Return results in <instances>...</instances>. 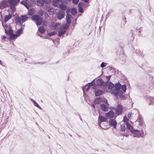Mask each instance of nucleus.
Here are the masks:
<instances>
[{
	"label": "nucleus",
	"mask_w": 154,
	"mask_h": 154,
	"mask_svg": "<svg viewBox=\"0 0 154 154\" xmlns=\"http://www.w3.org/2000/svg\"><path fill=\"white\" fill-rule=\"evenodd\" d=\"M110 92L112 94L117 97L120 93H122V91L116 89H113L110 91Z\"/></svg>",
	"instance_id": "obj_5"
},
{
	"label": "nucleus",
	"mask_w": 154,
	"mask_h": 154,
	"mask_svg": "<svg viewBox=\"0 0 154 154\" xmlns=\"http://www.w3.org/2000/svg\"><path fill=\"white\" fill-rule=\"evenodd\" d=\"M2 26L4 27V28L5 31V29H7V28H8V25L7 24H6L5 25H4L3 23H2Z\"/></svg>",
	"instance_id": "obj_54"
},
{
	"label": "nucleus",
	"mask_w": 154,
	"mask_h": 154,
	"mask_svg": "<svg viewBox=\"0 0 154 154\" xmlns=\"http://www.w3.org/2000/svg\"><path fill=\"white\" fill-rule=\"evenodd\" d=\"M104 82L102 79H99L96 80V84L98 86H103L104 87H105L106 86H105L103 85L104 83Z\"/></svg>",
	"instance_id": "obj_10"
},
{
	"label": "nucleus",
	"mask_w": 154,
	"mask_h": 154,
	"mask_svg": "<svg viewBox=\"0 0 154 154\" xmlns=\"http://www.w3.org/2000/svg\"><path fill=\"white\" fill-rule=\"evenodd\" d=\"M114 86L115 87V89L120 90L121 87V84L119 82L116 84Z\"/></svg>",
	"instance_id": "obj_29"
},
{
	"label": "nucleus",
	"mask_w": 154,
	"mask_h": 154,
	"mask_svg": "<svg viewBox=\"0 0 154 154\" xmlns=\"http://www.w3.org/2000/svg\"><path fill=\"white\" fill-rule=\"evenodd\" d=\"M44 17L46 19L47 18L49 17V16H48V14L46 12L44 14Z\"/></svg>",
	"instance_id": "obj_56"
},
{
	"label": "nucleus",
	"mask_w": 154,
	"mask_h": 154,
	"mask_svg": "<svg viewBox=\"0 0 154 154\" xmlns=\"http://www.w3.org/2000/svg\"><path fill=\"white\" fill-rule=\"evenodd\" d=\"M110 70L112 71V72H114V74H115V69L111 67L110 68Z\"/></svg>",
	"instance_id": "obj_58"
},
{
	"label": "nucleus",
	"mask_w": 154,
	"mask_h": 154,
	"mask_svg": "<svg viewBox=\"0 0 154 154\" xmlns=\"http://www.w3.org/2000/svg\"><path fill=\"white\" fill-rule=\"evenodd\" d=\"M123 110L122 106L120 104H118L117 106L116 109L114 110L115 111L116 114L118 115H119L121 114Z\"/></svg>",
	"instance_id": "obj_4"
},
{
	"label": "nucleus",
	"mask_w": 154,
	"mask_h": 154,
	"mask_svg": "<svg viewBox=\"0 0 154 154\" xmlns=\"http://www.w3.org/2000/svg\"><path fill=\"white\" fill-rule=\"evenodd\" d=\"M94 80H93L91 82L88 83V85H89V86H95L96 85V84L94 81Z\"/></svg>",
	"instance_id": "obj_32"
},
{
	"label": "nucleus",
	"mask_w": 154,
	"mask_h": 154,
	"mask_svg": "<svg viewBox=\"0 0 154 154\" xmlns=\"http://www.w3.org/2000/svg\"><path fill=\"white\" fill-rule=\"evenodd\" d=\"M127 128L128 129H131L133 128V127L128 122L126 123Z\"/></svg>",
	"instance_id": "obj_40"
},
{
	"label": "nucleus",
	"mask_w": 154,
	"mask_h": 154,
	"mask_svg": "<svg viewBox=\"0 0 154 154\" xmlns=\"http://www.w3.org/2000/svg\"><path fill=\"white\" fill-rule=\"evenodd\" d=\"M79 1V0H72V2L75 4H77Z\"/></svg>",
	"instance_id": "obj_52"
},
{
	"label": "nucleus",
	"mask_w": 154,
	"mask_h": 154,
	"mask_svg": "<svg viewBox=\"0 0 154 154\" xmlns=\"http://www.w3.org/2000/svg\"><path fill=\"white\" fill-rule=\"evenodd\" d=\"M32 20L35 22L36 25L39 26L41 24L42 22V19L41 17L39 16L38 15L35 14L33 15L31 17Z\"/></svg>",
	"instance_id": "obj_1"
},
{
	"label": "nucleus",
	"mask_w": 154,
	"mask_h": 154,
	"mask_svg": "<svg viewBox=\"0 0 154 154\" xmlns=\"http://www.w3.org/2000/svg\"><path fill=\"white\" fill-rule=\"evenodd\" d=\"M120 128L121 130L122 131H125L126 128L125 125H121Z\"/></svg>",
	"instance_id": "obj_37"
},
{
	"label": "nucleus",
	"mask_w": 154,
	"mask_h": 154,
	"mask_svg": "<svg viewBox=\"0 0 154 154\" xmlns=\"http://www.w3.org/2000/svg\"><path fill=\"white\" fill-rule=\"evenodd\" d=\"M72 17V16L70 14L66 15V23L69 24L71 23V18Z\"/></svg>",
	"instance_id": "obj_17"
},
{
	"label": "nucleus",
	"mask_w": 154,
	"mask_h": 154,
	"mask_svg": "<svg viewBox=\"0 0 154 154\" xmlns=\"http://www.w3.org/2000/svg\"><path fill=\"white\" fill-rule=\"evenodd\" d=\"M19 18L23 22H24L28 19V17L26 15H21L20 17H19Z\"/></svg>",
	"instance_id": "obj_14"
},
{
	"label": "nucleus",
	"mask_w": 154,
	"mask_h": 154,
	"mask_svg": "<svg viewBox=\"0 0 154 154\" xmlns=\"http://www.w3.org/2000/svg\"><path fill=\"white\" fill-rule=\"evenodd\" d=\"M103 102H104L105 103L106 105H107L108 106H109V105L108 102L107 100L106 99H105V98H104V97Z\"/></svg>",
	"instance_id": "obj_46"
},
{
	"label": "nucleus",
	"mask_w": 154,
	"mask_h": 154,
	"mask_svg": "<svg viewBox=\"0 0 154 154\" xmlns=\"http://www.w3.org/2000/svg\"><path fill=\"white\" fill-rule=\"evenodd\" d=\"M44 3H45L46 4H48L50 3L51 2V0H42Z\"/></svg>",
	"instance_id": "obj_45"
},
{
	"label": "nucleus",
	"mask_w": 154,
	"mask_h": 154,
	"mask_svg": "<svg viewBox=\"0 0 154 154\" xmlns=\"http://www.w3.org/2000/svg\"><path fill=\"white\" fill-rule=\"evenodd\" d=\"M66 31L65 30H63L58 31V35L59 36L61 37L63 36L64 34L66 33Z\"/></svg>",
	"instance_id": "obj_27"
},
{
	"label": "nucleus",
	"mask_w": 154,
	"mask_h": 154,
	"mask_svg": "<svg viewBox=\"0 0 154 154\" xmlns=\"http://www.w3.org/2000/svg\"><path fill=\"white\" fill-rule=\"evenodd\" d=\"M23 32V28L21 26L20 28L17 30L16 32V34L18 37L19 36L20 34Z\"/></svg>",
	"instance_id": "obj_20"
},
{
	"label": "nucleus",
	"mask_w": 154,
	"mask_h": 154,
	"mask_svg": "<svg viewBox=\"0 0 154 154\" xmlns=\"http://www.w3.org/2000/svg\"><path fill=\"white\" fill-rule=\"evenodd\" d=\"M52 2L54 3H59L60 0H52Z\"/></svg>",
	"instance_id": "obj_57"
},
{
	"label": "nucleus",
	"mask_w": 154,
	"mask_h": 154,
	"mask_svg": "<svg viewBox=\"0 0 154 154\" xmlns=\"http://www.w3.org/2000/svg\"><path fill=\"white\" fill-rule=\"evenodd\" d=\"M70 9H67L66 11V15L67 14H69V13H70Z\"/></svg>",
	"instance_id": "obj_62"
},
{
	"label": "nucleus",
	"mask_w": 154,
	"mask_h": 154,
	"mask_svg": "<svg viewBox=\"0 0 154 154\" xmlns=\"http://www.w3.org/2000/svg\"><path fill=\"white\" fill-rule=\"evenodd\" d=\"M106 63L103 62L100 65V66L102 68H103L106 66Z\"/></svg>",
	"instance_id": "obj_43"
},
{
	"label": "nucleus",
	"mask_w": 154,
	"mask_h": 154,
	"mask_svg": "<svg viewBox=\"0 0 154 154\" xmlns=\"http://www.w3.org/2000/svg\"><path fill=\"white\" fill-rule=\"evenodd\" d=\"M121 89L124 92L126 91V86L125 85H123L122 86H121Z\"/></svg>",
	"instance_id": "obj_39"
},
{
	"label": "nucleus",
	"mask_w": 154,
	"mask_h": 154,
	"mask_svg": "<svg viewBox=\"0 0 154 154\" xmlns=\"http://www.w3.org/2000/svg\"><path fill=\"white\" fill-rule=\"evenodd\" d=\"M34 105L35 106H36L40 109H42V108L36 101L34 103Z\"/></svg>",
	"instance_id": "obj_44"
},
{
	"label": "nucleus",
	"mask_w": 154,
	"mask_h": 154,
	"mask_svg": "<svg viewBox=\"0 0 154 154\" xmlns=\"http://www.w3.org/2000/svg\"><path fill=\"white\" fill-rule=\"evenodd\" d=\"M28 0H23L22 1L20 2V3L22 5H23L24 4H25V2L26 1H27Z\"/></svg>",
	"instance_id": "obj_59"
},
{
	"label": "nucleus",
	"mask_w": 154,
	"mask_h": 154,
	"mask_svg": "<svg viewBox=\"0 0 154 154\" xmlns=\"http://www.w3.org/2000/svg\"><path fill=\"white\" fill-rule=\"evenodd\" d=\"M114 87V85L111 82H110L108 84V88L109 89H112Z\"/></svg>",
	"instance_id": "obj_28"
},
{
	"label": "nucleus",
	"mask_w": 154,
	"mask_h": 154,
	"mask_svg": "<svg viewBox=\"0 0 154 154\" xmlns=\"http://www.w3.org/2000/svg\"><path fill=\"white\" fill-rule=\"evenodd\" d=\"M109 125L114 128H116L117 122L114 119H110L109 121Z\"/></svg>",
	"instance_id": "obj_6"
},
{
	"label": "nucleus",
	"mask_w": 154,
	"mask_h": 154,
	"mask_svg": "<svg viewBox=\"0 0 154 154\" xmlns=\"http://www.w3.org/2000/svg\"><path fill=\"white\" fill-rule=\"evenodd\" d=\"M123 92L122 91V93H120L119 95L118 96V97H119L121 100H125L126 99V97L123 95Z\"/></svg>",
	"instance_id": "obj_25"
},
{
	"label": "nucleus",
	"mask_w": 154,
	"mask_h": 154,
	"mask_svg": "<svg viewBox=\"0 0 154 154\" xmlns=\"http://www.w3.org/2000/svg\"><path fill=\"white\" fill-rule=\"evenodd\" d=\"M149 88L151 90L154 88V84L153 83L151 82L149 84Z\"/></svg>",
	"instance_id": "obj_38"
},
{
	"label": "nucleus",
	"mask_w": 154,
	"mask_h": 154,
	"mask_svg": "<svg viewBox=\"0 0 154 154\" xmlns=\"http://www.w3.org/2000/svg\"><path fill=\"white\" fill-rule=\"evenodd\" d=\"M140 88L141 89V90L142 91H143V89L144 88V89H146V86L145 85H143L142 86H140Z\"/></svg>",
	"instance_id": "obj_50"
},
{
	"label": "nucleus",
	"mask_w": 154,
	"mask_h": 154,
	"mask_svg": "<svg viewBox=\"0 0 154 154\" xmlns=\"http://www.w3.org/2000/svg\"><path fill=\"white\" fill-rule=\"evenodd\" d=\"M130 131L132 133L137 134L138 133V132H139V130L137 129H133V128H132L131 129Z\"/></svg>",
	"instance_id": "obj_33"
},
{
	"label": "nucleus",
	"mask_w": 154,
	"mask_h": 154,
	"mask_svg": "<svg viewBox=\"0 0 154 154\" xmlns=\"http://www.w3.org/2000/svg\"><path fill=\"white\" fill-rule=\"evenodd\" d=\"M5 33L7 34H9L10 35L11 34L13 33V31L11 27L10 26H9V29L8 30V29H5Z\"/></svg>",
	"instance_id": "obj_18"
},
{
	"label": "nucleus",
	"mask_w": 154,
	"mask_h": 154,
	"mask_svg": "<svg viewBox=\"0 0 154 154\" xmlns=\"http://www.w3.org/2000/svg\"><path fill=\"white\" fill-rule=\"evenodd\" d=\"M149 99L150 101L149 104H154V97H150Z\"/></svg>",
	"instance_id": "obj_36"
},
{
	"label": "nucleus",
	"mask_w": 154,
	"mask_h": 154,
	"mask_svg": "<svg viewBox=\"0 0 154 154\" xmlns=\"http://www.w3.org/2000/svg\"><path fill=\"white\" fill-rule=\"evenodd\" d=\"M65 15V12L63 11H59L57 14V17L59 20H60L64 18Z\"/></svg>",
	"instance_id": "obj_7"
},
{
	"label": "nucleus",
	"mask_w": 154,
	"mask_h": 154,
	"mask_svg": "<svg viewBox=\"0 0 154 154\" xmlns=\"http://www.w3.org/2000/svg\"><path fill=\"white\" fill-rule=\"evenodd\" d=\"M45 62H38L37 63H39L40 64H43L45 63Z\"/></svg>",
	"instance_id": "obj_63"
},
{
	"label": "nucleus",
	"mask_w": 154,
	"mask_h": 154,
	"mask_svg": "<svg viewBox=\"0 0 154 154\" xmlns=\"http://www.w3.org/2000/svg\"><path fill=\"white\" fill-rule=\"evenodd\" d=\"M110 13L109 12H108V13H107V14L106 15V18H107V17H108L109 16V15L110 14Z\"/></svg>",
	"instance_id": "obj_64"
},
{
	"label": "nucleus",
	"mask_w": 154,
	"mask_h": 154,
	"mask_svg": "<svg viewBox=\"0 0 154 154\" xmlns=\"http://www.w3.org/2000/svg\"><path fill=\"white\" fill-rule=\"evenodd\" d=\"M114 115L115 113L113 110H110L106 114V116L107 118H109L110 119L113 118Z\"/></svg>",
	"instance_id": "obj_8"
},
{
	"label": "nucleus",
	"mask_w": 154,
	"mask_h": 154,
	"mask_svg": "<svg viewBox=\"0 0 154 154\" xmlns=\"http://www.w3.org/2000/svg\"><path fill=\"white\" fill-rule=\"evenodd\" d=\"M71 13L74 16L77 13L76 9L75 8H72L71 10Z\"/></svg>",
	"instance_id": "obj_26"
},
{
	"label": "nucleus",
	"mask_w": 154,
	"mask_h": 154,
	"mask_svg": "<svg viewBox=\"0 0 154 154\" xmlns=\"http://www.w3.org/2000/svg\"><path fill=\"white\" fill-rule=\"evenodd\" d=\"M13 13V12H12L11 13H9L8 15H6L5 16L4 21L5 22H6L11 18L12 17V13Z\"/></svg>",
	"instance_id": "obj_15"
},
{
	"label": "nucleus",
	"mask_w": 154,
	"mask_h": 154,
	"mask_svg": "<svg viewBox=\"0 0 154 154\" xmlns=\"http://www.w3.org/2000/svg\"><path fill=\"white\" fill-rule=\"evenodd\" d=\"M132 113H129L128 115V117L129 119H131V115Z\"/></svg>",
	"instance_id": "obj_60"
},
{
	"label": "nucleus",
	"mask_w": 154,
	"mask_h": 154,
	"mask_svg": "<svg viewBox=\"0 0 154 154\" xmlns=\"http://www.w3.org/2000/svg\"><path fill=\"white\" fill-rule=\"evenodd\" d=\"M104 93V91H103L100 89H98L97 90H95V95L96 97H98L103 95Z\"/></svg>",
	"instance_id": "obj_12"
},
{
	"label": "nucleus",
	"mask_w": 154,
	"mask_h": 154,
	"mask_svg": "<svg viewBox=\"0 0 154 154\" xmlns=\"http://www.w3.org/2000/svg\"><path fill=\"white\" fill-rule=\"evenodd\" d=\"M24 6L28 9H29V8H30V6L28 5L27 3H26V4L25 5H24Z\"/></svg>",
	"instance_id": "obj_61"
},
{
	"label": "nucleus",
	"mask_w": 154,
	"mask_h": 154,
	"mask_svg": "<svg viewBox=\"0 0 154 154\" xmlns=\"http://www.w3.org/2000/svg\"><path fill=\"white\" fill-rule=\"evenodd\" d=\"M136 30H138V34H139V35H141V34H140V32H141L142 31V28L141 27H140V28H139L138 29H137V28Z\"/></svg>",
	"instance_id": "obj_51"
},
{
	"label": "nucleus",
	"mask_w": 154,
	"mask_h": 154,
	"mask_svg": "<svg viewBox=\"0 0 154 154\" xmlns=\"http://www.w3.org/2000/svg\"><path fill=\"white\" fill-rule=\"evenodd\" d=\"M136 52L137 54L139 56L141 57H144V55L143 54L142 51L140 50V49H137L136 50Z\"/></svg>",
	"instance_id": "obj_16"
},
{
	"label": "nucleus",
	"mask_w": 154,
	"mask_h": 154,
	"mask_svg": "<svg viewBox=\"0 0 154 154\" xmlns=\"http://www.w3.org/2000/svg\"><path fill=\"white\" fill-rule=\"evenodd\" d=\"M137 134L140 135V137H143L144 136H145V135H144V132L142 130H139V132H138Z\"/></svg>",
	"instance_id": "obj_30"
},
{
	"label": "nucleus",
	"mask_w": 154,
	"mask_h": 154,
	"mask_svg": "<svg viewBox=\"0 0 154 154\" xmlns=\"http://www.w3.org/2000/svg\"><path fill=\"white\" fill-rule=\"evenodd\" d=\"M10 35L9 37V39L11 40L15 39L18 37L16 34H14L13 33L11 34V35Z\"/></svg>",
	"instance_id": "obj_22"
},
{
	"label": "nucleus",
	"mask_w": 154,
	"mask_h": 154,
	"mask_svg": "<svg viewBox=\"0 0 154 154\" xmlns=\"http://www.w3.org/2000/svg\"><path fill=\"white\" fill-rule=\"evenodd\" d=\"M56 33L55 31H52L49 33L48 34V36H52L56 34Z\"/></svg>",
	"instance_id": "obj_41"
},
{
	"label": "nucleus",
	"mask_w": 154,
	"mask_h": 154,
	"mask_svg": "<svg viewBox=\"0 0 154 154\" xmlns=\"http://www.w3.org/2000/svg\"><path fill=\"white\" fill-rule=\"evenodd\" d=\"M33 8H32L30 10H29L28 12V14L30 16H32L34 14L33 12Z\"/></svg>",
	"instance_id": "obj_35"
},
{
	"label": "nucleus",
	"mask_w": 154,
	"mask_h": 154,
	"mask_svg": "<svg viewBox=\"0 0 154 154\" xmlns=\"http://www.w3.org/2000/svg\"><path fill=\"white\" fill-rule=\"evenodd\" d=\"M78 11L79 12L81 13H83V10L82 7H78Z\"/></svg>",
	"instance_id": "obj_42"
},
{
	"label": "nucleus",
	"mask_w": 154,
	"mask_h": 154,
	"mask_svg": "<svg viewBox=\"0 0 154 154\" xmlns=\"http://www.w3.org/2000/svg\"><path fill=\"white\" fill-rule=\"evenodd\" d=\"M111 77V75H109L108 76H106V78L107 79V81L106 82H104V83L103 85L105 86H106L108 84V83L109 82V81L110 79V78Z\"/></svg>",
	"instance_id": "obj_23"
},
{
	"label": "nucleus",
	"mask_w": 154,
	"mask_h": 154,
	"mask_svg": "<svg viewBox=\"0 0 154 154\" xmlns=\"http://www.w3.org/2000/svg\"><path fill=\"white\" fill-rule=\"evenodd\" d=\"M10 5L8 2V0H3L0 2V8L2 10L6 8L10 7Z\"/></svg>",
	"instance_id": "obj_3"
},
{
	"label": "nucleus",
	"mask_w": 154,
	"mask_h": 154,
	"mask_svg": "<svg viewBox=\"0 0 154 154\" xmlns=\"http://www.w3.org/2000/svg\"><path fill=\"white\" fill-rule=\"evenodd\" d=\"M48 11L50 15H52L55 13V9L53 8H50L48 9Z\"/></svg>",
	"instance_id": "obj_21"
},
{
	"label": "nucleus",
	"mask_w": 154,
	"mask_h": 154,
	"mask_svg": "<svg viewBox=\"0 0 154 154\" xmlns=\"http://www.w3.org/2000/svg\"><path fill=\"white\" fill-rule=\"evenodd\" d=\"M38 31L41 34H43L45 32V29L43 26H40L38 28Z\"/></svg>",
	"instance_id": "obj_24"
},
{
	"label": "nucleus",
	"mask_w": 154,
	"mask_h": 154,
	"mask_svg": "<svg viewBox=\"0 0 154 154\" xmlns=\"http://www.w3.org/2000/svg\"><path fill=\"white\" fill-rule=\"evenodd\" d=\"M15 20L16 23V24L19 23L18 25L19 26H21L22 25L23 22L20 20L19 16H16Z\"/></svg>",
	"instance_id": "obj_11"
},
{
	"label": "nucleus",
	"mask_w": 154,
	"mask_h": 154,
	"mask_svg": "<svg viewBox=\"0 0 154 154\" xmlns=\"http://www.w3.org/2000/svg\"><path fill=\"white\" fill-rule=\"evenodd\" d=\"M69 26V24H66L64 26V29H66L68 28Z\"/></svg>",
	"instance_id": "obj_55"
},
{
	"label": "nucleus",
	"mask_w": 154,
	"mask_h": 154,
	"mask_svg": "<svg viewBox=\"0 0 154 154\" xmlns=\"http://www.w3.org/2000/svg\"><path fill=\"white\" fill-rule=\"evenodd\" d=\"M85 5V4L82 2H81L79 3L78 7H82L84 6Z\"/></svg>",
	"instance_id": "obj_53"
},
{
	"label": "nucleus",
	"mask_w": 154,
	"mask_h": 154,
	"mask_svg": "<svg viewBox=\"0 0 154 154\" xmlns=\"http://www.w3.org/2000/svg\"><path fill=\"white\" fill-rule=\"evenodd\" d=\"M128 119L127 117L126 116H125L124 117L123 121L124 122H125L126 123H127V122H128Z\"/></svg>",
	"instance_id": "obj_47"
},
{
	"label": "nucleus",
	"mask_w": 154,
	"mask_h": 154,
	"mask_svg": "<svg viewBox=\"0 0 154 154\" xmlns=\"http://www.w3.org/2000/svg\"><path fill=\"white\" fill-rule=\"evenodd\" d=\"M100 108L104 112L108 111L109 109L108 107L104 104H101L100 105Z\"/></svg>",
	"instance_id": "obj_13"
},
{
	"label": "nucleus",
	"mask_w": 154,
	"mask_h": 154,
	"mask_svg": "<svg viewBox=\"0 0 154 154\" xmlns=\"http://www.w3.org/2000/svg\"><path fill=\"white\" fill-rule=\"evenodd\" d=\"M98 119V122H99L100 123H101L102 122H106V119L105 117L101 115L99 116Z\"/></svg>",
	"instance_id": "obj_19"
},
{
	"label": "nucleus",
	"mask_w": 154,
	"mask_h": 154,
	"mask_svg": "<svg viewBox=\"0 0 154 154\" xmlns=\"http://www.w3.org/2000/svg\"><path fill=\"white\" fill-rule=\"evenodd\" d=\"M104 97H97L95 98L94 101V103L95 104H99L103 102Z\"/></svg>",
	"instance_id": "obj_9"
},
{
	"label": "nucleus",
	"mask_w": 154,
	"mask_h": 154,
	"mask_svg": "<svg viewBox=\"0 0 154 154\" xmlns=\"http://www.w3.org/2000/svg\"><path fill=\"white\" fill-rule=\"evenodd\" d=\"M138 122L139 123V124H140V125L143 122V120L141 118H140V116L138 117Z\"/></svg>",
	"instance_id": "obj_48"
},
{
	"label": "nucleus",
	"mask_w": 154,
	"mask_h": 154,
	"mask_svg": "<svg viewBox=\"0 0 154 154\" xmlns=\"http://www.w3.org/2000/svg\"><path fill=\"white\" fill-rule=\"evenodd\" d=\"M8 2L10 5V7L13 12L16 10L15 6L17 5V0H8Z\"/></svg>",
	"instance_id": "obj_2"
},
{
	"label": "nucleus",
	"mask_w": 154,
	"mask_h": 154,
	"mask_svg": "<svg viewBox=\"0 0 154 154\" xmlns=\"http://www.w3.org/2000/svg\"><path fill=\"white\" fill-rule=\"evenodd\" d=\"M38 14L41 16H42L44 14V12L42 10H41L39 11Z\"/></svg>",
	"instance_id": "obj_49"
},
{
	"label": "nucleus",
	"mask_w": 154,
	"mask_h": 154,
	"mask_svg": "<svg viewBox=\"0 0 154 154\" xmlns=\"http://www.w3.org/2000/svg\"><path fill=\"white\" fill-rule=\"evenodd\" d=\"M130 131L132 133L137 134L138 133V132H139V130L137 129H133V128H132L131 129Z\"/></svg>",
	"instance_id": "obj_34"
},
{
	"label": "nucleus",
	"mask_w": 154,
	"mask_h": 154,
	"mask_svg": "<svg viewBox=\"0 0 154 154\" xmlns=\"http://www.w3.org/2000/svg\"><path fill=\"white\" fill-rule=\"evenodd\" d=\"M60 9L62 10H65L67 8V6L63 5H60Z\"/></svg>",
	"instance_id": "obj_31"
}]
</instances>
